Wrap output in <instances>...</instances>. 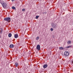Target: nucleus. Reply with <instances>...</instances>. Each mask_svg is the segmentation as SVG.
I'll list each match as a JSON object with an SVG mask.
<instances>
[{
  "mask_svg": "<svg viewBox=\"0 0 73 73\" xmlns=\"http://www.w3.org/2000/svg\"><path fill=\"white\" fill-rule=\"evenodd\" d=\"M2 31H1L0 32V33L1 34V33H2Z\"/></svg>",
  "mask_w": 73,
  "mask_h": 73,
  "instance_id": "obj_20",
  "label": "nucleus"
},
{
  "mask_svg": "<svg viewBox=\"0 0 73 73\" xmlns=\"http://www.w3.org/2000/svg\"><path fill=\"white\" fill-rule=\"evenodd\" d=\"M71 43H72V42H71L70 40H69L67 42V43L68 44H71Z\"/></svg>",
  "mask_w": 73,
  "mask_h": 73,
  "instance_id": "obj_8",
  "label": "nucleus"
},
{
  "mask_svg": "<svg viewBox=\"0 0 73 73\" xmlns=\"http://www.w3.org/2000/svg\"><path fill=\"white\" fill-rule=\"evenodd\" d=\"M11 18L9 17H6L4 19V20L6 21H7L8 23H10V22H11Z\"/></svg>",
  "mask_w": 73,
  "mask_h": 73,
  "instance_id": "obj_1",
  "label": "nucleus"
},
{
  "mask_svg": "<svg viewBox=\"0 0 73 73\" xmlns=\"http://www.w3.org/2000/svg\"><path fill=\"white\" fill-rule=\"evenodd\" d=\"M51 26L54 29L55 28H56V24H55L54 23H52L51 25Z\"/></svg>",
  "mask_w": 73,
  "mask_h": 73,
  "instance_id": "obj_5",
  "label": "nucleus"
},
{
  "mask_svg": "<svg viewBox=\"0 0 73 73\" xmlns=\"http://www.w3.org/2000/svg\"><path fill=\"white\" fill-rule=\"evenodd\" d=\"M38 17H39V16H36V19H38Z\"/></svg>",
  "mask_w": 73,
  "mask_h": 73,
  "instance_id": "obj_15",
  "label": "nucleus"
},
{
  "mask_svg": "<svg viewBox=\"0 0 73 73\" xmlns=\"http://www.w3.org/2000/svg\"><path fill=\"white\" fill-rule=\"evenodd\" d=\"M18 37H19L18 34H14V37L15 38H18Z\"/></svg>",
  "mask_w": 73,
  "mask_h": 73,
  "instance_id": "obj_6",
  "label": "nucleus"
},
{
  "mask_svg": "<svg viewBox=\"0 0 73 73\" xmlns=\"http://www.w3.org/2000/svg\"><path fill=\"white\" fill-rule=\"evenodd\" d=\"M22 11H25V9H22Z\"/></svg>",
  "mask_w": 73,
  "mask_h": 73,
  "instance_id": "obj_18",
  "label": "nucleus"
},
{
  "mask_svg": "<svg viewBox=\"0 0 73 73\" xmlns=\"http://www.w3.org/2000/svg\"><path fill=\"white\" fill-rule=\"evenodd\" d=\"M59 49H60V50H63V49H64V48L62 47H60Z\"/></svg>",
  "mask_w": 73,
  "mask_h": 73,
  "instance_id": "obj_12",
  "label": "nucleus"
},
{
  "mask_svg": "<svg viewBox=\"0 0 73 73\" xmlns=\"http://www.w3.org/2000/svg\"><path fill=\"white\" fill-rule=\"evenodd\" d=\"M3 7L4 8H6V7H7V3H1Z\"/></svg>",
  "mask_w": 73,
  "mask_h": 73,
  "instance_id": "obj_2",
  "label": "nucleus"
},
{
  "mask_svg": "<svg viewBox=\"0 0 73 73\" xmlns=\"http://www.w3.org/2000/svg\"><path fill=\"white\" fill-rule=\"evenodd\" d=\"M36 49H37L38 50H40V45L38 44L36 46Z\"/></svg>",
  "mask_w": 73,
  "mask_h": 73,
  "instance_id": "obj_4",
  "label": "nucleus"
},
{
  "mask_svg": "<svg viewBox=\"0 0 73 73\" xmlns=\"http://www.w3.org/2000/svg\"><path fill=\"white\" fill-rule=\"evenodd\" d=\"M8 36L9 37H11L12 36V34L10 33L8 34Z\"/></svg>",
  "mask_w": 73,
  "mask_h": 73,
  "instance_id": "obj_10",
  "label": "nucleus"
},
{
  "mask_svg": "<svg viewBox=\"0 0 73 73\" xmlns=\"http://www.w3.org/2000/svg\"><path fill=\"white\" fill-rule=\"evenodd\" d=\"M64 54L65 56H69V53L68 52L65 51Z\"/></svg>",
  "mask_w": 73,
  "mask_h": 73,
  "instance_id": "obj_3",
  "label": "nucleus"
},
{
  "mask_svg": "<svg viewBox=\"0 0 73 73\" xmlns=\"http://www.w3.org/2000/svg\"><path fill=\"white\" fill-rule=\"evenodd\" d=\"M48 67V65L47 64H44V65L43 66V68H44V69H45V68H46Z\"/></svg>",
  "mask_w": 73,
  "mask_h": 73,
  "instance_id": "obj_7",
  "label": "nucleus"
},
{
  "mask_svg": "<svg viewBox=\"0 0 73 73\" xmlns=\"http://www.w3.org/2000/svg\"><path fill=\"white\" fill-rule=\"evenodd\" d=\"M0 38H1V36L0 35Z\"/></svg>",
  "mask_w": 73,
  "mask_h": 73,
  "instance_id": "obj_22",
  "label": "nucleus"
},
{
  "mask_svg": "<svg viewBox=\"0 0 73 73\" xmlns=\"http://www.w3.org/2000/svg\"><path fill=\"white\" fill-rule=\"evenodd\" d=\"M15 0H11L12 1H14Z\"/></svg>",
  "mask_w": 73,
  "mask_h": 73,
  "instance_id": "obj_21",
  "label": "nucleus"
},
{
  "mask_svg": "<svg viewBox=\"0 0 73 73\" xmlns=\"http://www.w3.org/2000/svg\"><path fill=\"white\" fill-rule=\"evenodd\" d=\"M52 37L53 38H54V35H52Z\"/></svg>",
  "mask_w": 73,
  "mask_h": 73,
  "instance_id": "obj_19",
  "label": "nucleus"
},
{
  "mask_svg": "<svg viewBox=\"0 0 73 73\" xmlns=\"http://www.w3.org/2000/svg\"><path fill=\"white\" fill-rule=\"evenodd\" d=\"M9 47L11 48H13V47H14V46H13V44H11L10 45Z\"/></svg>",
  "mask_w": 73,
  "mask_h": 73,
  "instance_id": "obj_9",
  "label": "nucleus"
},
{
  "mask_svg": "<svg viewBox=\"0 0 73 73\" xmlns=\"http://www.w3.org/2000/svg\"><path fill=\"white\" fill-rule=\"evenodd\" d=\"M40 38V37L39 36H38L36 37V40H39V38Z\"/></svg>",
  "mask_w": 73,
  "mask_h": 73,
  "instance_id": "obj_14",
  "label": "nucleus"
},
{
  "mask_svg": "<svg viewBox=\"0 0 73 73\" xmlns=\"http://www.w3.org/2000/svg\"><path fill=\"white\" fill-rule=\"evenodd\" d=\"M70 47H71V46H67V47H66V48H70Z\"/></svg>",
  "mask_w": 73,
  "mask_h": 73,
  "instance_id": "obj_17",
  "label": "nucleus"
},
{
  "mask_svg": "<svg viewBox=\"0 0 73 73\" xmlns=\"http://www.w3.org/2000/svg\"><path fill=\"white\" fill-rule=\"evenodd\" d=\"M15 65L16 67H17V66H18V65L19 64H18V63H17L16 62L15 63Z\"/></svg>",
  "mask_w": 73,
  "mask_h": 73,
  "instance_id": "obj_11",
  "label": "nucleus"
},
{
  "mask_svg": "<svg viewBox=\"0 0 73 73\" xmlns=\"http://www.w3.org/2000/svg\"><path fill=\"white\" fill-rule=\"evenodd\" d=\"M12 9H16V7L14 6H13L12 7Z\"/></svg>",
  "mask_w": 73,
  "mask_h": 73,
  "instance_id": "obj_13",
  "label": "nucleus"
},
{
  "mask_svg": "<svg viewBox=\"0 0 73 73\" xmlns=\"http://www.w3.org/2000/svg\"><path fill=\"white\" fill-rule=\"evenodd\" d=\"M50 30L51 31H53V28H51L50 29Z\"/></svg>",
  "mask_w": 73,
  "mask_h": 73,
  "instance_id": "obj_16",
  "label": "nucleus"
}]
</instances>
